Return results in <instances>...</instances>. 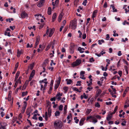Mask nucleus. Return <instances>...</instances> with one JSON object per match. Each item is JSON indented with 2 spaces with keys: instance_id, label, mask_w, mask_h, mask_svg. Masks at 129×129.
<instances>
[{
  "instance_id": "1",
  "label": "nucleus",
  "mask_w": 129,
  "mask_h": 129,
  "mask_svg": "<svg viewBox=\"0 0 129 129\" xmlns=\"http://www.w3.org/2000/svg\"><path fill=\"white\" fill-rule=\"evenodd\" d=\"M54 125L56 129H60L62 126V122L59 120L55 121L54 123Z\"/></svg>"
},
{
  "instance_id": "2",
  "label": "nucleus",
  "mask_w": 129,
  "mask_h": 129,
  "mask_svg": "<svg viewBox=\"0 0 129 129\" xmlns=\"http://www.w3.org/2000/svg\"><path fill=\"white\" fill-rule=\"evenodd\" d=\"M70 25L71 26L72 29H74L76 28L77 26L76 20H75L72 21L71 22V24Z\"/></svg>"
},
{
  "instance_id": "3",
  "label": "nucleus",
  "mask_w": 129,
  "mask_h": 129,
  "mask_svg": "<svg viewBox=\"0 0 129 129\" xmlns=\"http://www.w3.org/2000/svg\"><path fill=\"white\" fill-rule=\"evenodd\" d=\"M81 60L80 59H77L76 61L72 64V65L74 66H77L80 64L81 63Z\"/></svg>"
},
{
  "instance_id": "4",
  "label": "nucleus",
  "mask_w": 129,
  "mask_h": 129,
  "mask_svg": "<svg viewBox=\"0 0 129 129\" xmlns=\"http://www.w3.org/2000/svg\"><path fill=\"white\" fill-rule=\"evenodd\" d=\"M7 125L6 123L4 122L0 123V129H6L5 127Z\"/></svg>"
},
{
  "instance_id": "5",
  "label": "nucleus",
  "mask_w": 129,
  "mask_h": 129,
  "mask_svg": "<svg viewBox=\"0 0 129 129\" xmlns=\"http://www.w3.org/2000/svg\"><path fill=\"white\" fill-rule=\"evenodd\" d=\"M27 16V14L25 12H22L21 14V18H24Z\"/></svg>"
},
{
  "instance_id": "6",
  "label": "nucleus",
  "mask_w": 129,
  "mask_h": 129,
  "mask_svg": "<svg viewBox=\"0 0 129 129\" xmlns=\"http://www.w3.org/2000/svg\"><path fill=\"white\" fill-rule=\"evenodd\" d=\"M74 46H71L70 48V52L71 54H73L74 52Z\"/></svg>"
},
{
  "instance_id": "7",
  "label": "nucleus",
  "mask_w": 129,
  "mask_h": 129,
  "mask_svg": "<svg viewBox=\"0 0 129 129\" xmlns=\"http://www.w3.org/2000/svg\"><path fill=\"white\" fill-rule=\"evenodd\" d=\"M97 12V10H95L93 12L92 17L93 21L94 20V18L95 17L96 15V14Z\"/></svg>"
},
{
  "instance_id": "8",
  "label": "nucleus",
  "mask_w": 129,
  "mask_h": 129,
  "mask_svg": "<svg viewBox=\"0 0 129 129\" xmlns=\"http://www.w3.org/2000/svg\"><path fill=\"white\" fill-rule=\"evenodd\" d=\"M63 15V13H61L59 15L58 18V21L59 22H60Z\"/></svg>"
},
{
  "instance_id": "9",
  "label": "nucleus",
  "mask_w": 129,
  "mask_h": 129,
  "mask_svg": "<svg viewBox=\"0 0 129 129\" xmlns=\"http://www.w3.org/2000/svg\"><path fill=\"white\" fill-rule=\"evenodd\" d=\"M44 3V2L40 0V3L37 5L38 6L40 7H41L43 5Z\"/></svg>"
},
{
  "instance_id": "10",
  "label": "nucleus",
  "mask_w": 129,
  "mask_h": 129,
  "mask_svg": "<svg viewBox=\"0 0 129 129\" xmlns=\"http://www.w3.org/2000/svg\"><path fill=\"white\" fill-rule=\"evenodd\" d=\"M57 16L56 13H55L53 14L52 17V21L53 22L56 19Z\"/></svg>"
},
{
  "instance_id": "11",
  "label": "nucleus",
  "mask_w": 129,
  "mask_h": 129,
  "mask_svg": "<svg viewBox=\"0 0 129 129\" xmlns=\"http://www.w3.org/2000/svg\"><path fill=\"white\" fill-rule=\"evenodd\" d=\"M18 62H17L16 63L15 65V68L14 69V70H15V72H12L13 74H14L15 73V72L17 70V69L18 68Z\"/></svg>"
},
{
  "instance_id": "12",
  "label": "nucleus",
  "mask_w": 129,
  "mask_h": 129,
  "mask_svg": "<svg viewBox=\"0 0 129 129\" xmlns=\"http://www.w3.org/2000/svg\"><path fill=\"white\" fill-rule=\"evenodd\" d=\"M67 81V84H71L72 82V81L70 79H66V80Z\"/></svg>"
},
{
  "instance_id": "13",
  "label": "nucleus",
  "mask_w": 129,
  "mask_h": 129,
  "mask_svg": "<svg viewBox=\"0 0 129 129\" xmlns=\"http://www.w3.org/2000/svg\"><path fill=\"white\" fill-rule=\"evenodd\" d=\"M85 119L84 118H82L81 119L79 122V125H82L83 124V122L85 120Z\"/></svg>"
},
{
  "instance_id": "14",
  "label": "nucleus",
  "mask_w": 129,
  "mask_h": 129,
  "mask_svg": "<svg viewBox=\"0 0 129 129\" xmlns=\"http://www.w3.org/2000/svg\"><path fill=\"white\" fill-rule=\"evenodd\" d=\"M129 89V87H127L126 88V89L124 90V92L123 95V97H124L125 96V94H126L127 92L128 91V90Z\"/></svg>"
},
{
  "instance_id": "15",
  "label": "nucleus",
  "mask_w": 129,
  "mask_h": 129,
  "mask_svg": "<svg viewBox=\"0 0 129 129\" xmlns=\"http://www.w3.org/2000/svg\"><path fill=\"white\" fill-rule=\"evenodd\" d=\"M39 41H40V39H39V38H38L37 37V39L36 40V43H35V48H36L37 47V45L38 44L39 42Z\"/></svg>"
},
{
  "instance_id": "16",
  "label": "nucleus",
  "mask_w": 129,
  "mask_h": 129,
  "mask_svg": "<svg viewBox=\"0 0 129 129\" xmlns=\"http://www.w3.org/2000/svg\"><path fill=\"white\" fill-rule=\"evenodd\" d=\"M118 108V107L117 106H116L113 112L111 113L110 115L112 116L113 114H114L116 112L117 110V109Z\"/></svg>"
},
{
  "instance_id": "17",
  "label": "nucleus",
  "mask_w": 129,
  "mask_h": 129,
  "mask_svg": "<svg viewBox=\"0 0 129 129\" xmlns=\"http://www.w3.org/2000/svg\"><path fill=\"white\" fill-rule=\"evenodd\" d=\"M35 70H33L29 76L33 77L35 75Z\"/></svg>"
},
{
  "instance_id": "18",
  "label": "nucleus",
  "mask_w": 129,
  "mask_h": 129,
  "mask_svg": "<svg viewBox=\"0 0 129 129\" xmlns=\"http://www.w3.org/2000/svg\"><path fill=\"white\" fill-rule=\"evenodd\" d=\"M48 14L49 15H50L51 14V8L50 7H48Z\"/></svg>"
},
{
  "instance_id": "19",
  "label": "nucleus",
  "mask_w": 129,
  "mask_h": 129,
  "mask_svg": "<svg viewBox=\"0 0 129 129\" xmlns=\"http://www.w3.org/2000/svg\"><path fill=\"white\" fill-rule=\"evenodd\" d=\"M54 33V30L52 29H51V30L49 33V36L50 37H51L53 34Z\"/></svg>"
},
{
  "instance_id": "20",
  "label": "nucleus",
  "mask_w": 129,
  "mask_h": 129,
  "mask_svg": "<svg viewBox=\"0 0 129 129\" xmlns=\"http://www.w3.org/2000/svg\"><path fill=\"white\" fill-rule=\"evenodd\" d=\"M55 42V40H54L50 44H51V45H52V49H53V48L54 47V45Z\"/></svg>"
},
{
  "instance_id": "21",
  "label": "nucleus",
  "mask_w": 129,
  "mask_h": 129,
  "mask_svg": "<svg viewBox=\"0 0 129 129\" xmlns=\"http://www.w3.org/2000/svg\"><path fill=\"white\" fill-rule=\"evenodd\" d=\"M112 118V116L108 115L106 118L107 120L109 121Z\"/></svg>"
},
{
  "instance_id": "22",
  "label": "nucleus",
  "mask_w": 129,
  "mask_h": 129,
  "mask_svg": "<svg viewBox=\"0 0 129 129\" xmlns=\"http://www.w3.org/2000/svg\"><path fill=\"white\" fill-rule=\"evenodd\" d=\"M97 93L96 94V97H98L99 95L101 93L102 91L100 89H99L97 90Z\"/></svg>"
},
{
  "instance_id": "23",
  "label": "nucleus",
  "mask_w": 129,
  "mask_h": 129,
  "mask_svg": "<svg viewBox=\"0 0 129 129\" xmlns=\"http://www.w3.org/2000/svg\"><path fill=\"white\" fill-rule=\"evenodd\" d=\"M60 114V113L59 111H56V112L55 113V116L56 117L58 116Z\"/></svg>"
},
{
  "instance_id": "24",
  "label": "nucleus",
  "mask_w": 129,
  "mask_h": 129,
  "mask_svg": "<svg viewBox=\"0 0 129 129\" xmlns=\"http://www.w3.org/2000/svg\"><path fill=\"white\" fill-rule=\"evenodd\" d=\"M19 74H20L19 72V71L17 72L16 74L15 77V80L17 79V78H18V77L19 75Z\"/></svg>"
},
{
  "instance_id": "25",
  "label": "nucleus",
  "mask_w": 129,
  "mask_h": 129,
  "mask_svg": "<svg viewBox=\"0 0 129 129\" xmlns=\"http://www.w3.org/2000/svg\"><path fill=\"white\" fill-rule=\"evenodd\" d=\"M91 111V109H87L86 112V114L87 115L89 114Z\"/></svg>"
},
{
  "instance_id": "26",
  "label": "nucleus",
  "mask_w": 129,
  "mask_h": 129,
  "mask_svg": "<svg viewBox=\"0 0 129 129\" xmlns=\"http://www.w3.org/2000/svg\"><path fill=\"white\" fill-rule=\"evenodd\" d=\"M51 46V44H49V45L47 46L46 48L45 49V50L46 51H47V50H48L50 48Z\"/></svg>"
},
{
  "instance_id": "27",
  "label": "nucleus",
  "mask_w": 129,
  "mask_h": 129,
  "mask_svg": "<svg viewBox=\"0 0 129 129\" xmlns=\"http://www.w3.org/2000/svg\"><path fill=\"white\" fill-rule=\"evenodd\" d=\"M91 120H92V122L94 123L97 122V120L96 119H95V118L93 116Z\"/></svg>"
},
{
  "instance_id": "28",
  "label": "nucleus",
  "mask_w": 129,
  "mask_h": 129,
  "mask_svg": "<svg viewBox=\"0 0 129 129\" xmlns=\"http://www.w3.org/2000/svg\"><path fill=\"white\" fill-rule=\"evenodd\" d=\"M51 111L50 109H49L48 110V114L49 117H50L51 115Z\"/></svg>"
},
{
  "instance_id": "29",
  "label": "nucleus",
  "mask_w": 129,
  "mask_h": 129,
  "mask_svg": "<svg viewBox=\"0 0 129 129\" xmlns=\"http://www.w3.org/2000/svg\"><path fill=\"white\" fill-rule=\"evenodd\" d=\"M45 118L46 120H47L48 119V114L47 112H46L45 114Z\"/></svg>"
},
{
  "instance_id": "30",
  "label": "nucleus",
  "mask_w": 129,
  "mask_h": 129,
  "mask_svg": "<svg viewBox=\"0 0 129 129\" xmlns=\"http://www.w3.org/2000/svg\"><path fill=\"white\" fill-rule=\"evenodd\" d=\"M37 116V114H34L33 116L32 117L33 119L37 120L38 118H37L36 117Z\"/></svg>"
},
{
  "instance_id": "31",
  "label": "nucleus",
  "mask_w": 129,
  "mask_h": 129,
  "mask_svg": "<svg viewBox=\"0 0 129 129\" xmlns=\"http://www.w3.org/2000/svg\"><path fill=\"white\" fill-rule=\"evenodd\" d=\"M59 83H57L54 86V89H57L59 87Z\"/></svg>"
},
{
  "instance_id": "32",
  "label": "nucleus",
  "mask_w": 129,
  "mask_h": 129,
  "mask_svg": "<svg viewBox=\"0 0 129 129\" xmlns=\"http://www.w3.org/2000/svg\"><path fill=\"white\" fill-rule=\"evenodd\" d=\"M62 93H60V92H58L56 96V97H58V96H60L62 95Z\"/></svg>"
},
{
  "instance_id": "33",
  "label": "nucleus",
  "mask_w": 129,
  "mask_h": 129,
  "mask_svg": "<svg viewBox=\"0 0 129 129\" xmlns=\"http://www.w3.org/2000/svg\"><path fill=\"white\" fill-rule=\"evenodd\" d=\"M5 35H7L8 36H10V32H7L5 31Z\"/></svg>"
},
{
  "instance_id": "34",
  "label": "nucleus",
  "mask_w": 129,
  "mask_h": 129,
  "mask_svg": "<svg viewBox=\"0 0 129 129\" xmlns=\"http://www.w3.org/2000/svg\"><path fill=\"white\" fill-rule=\"evenodd\" d=\"M81 81H78L77 82V83L76 84V85L78 86H80L81 85Z\"/></svg>"
},
{
  "instance_id": "35",
  "label": "nucleus",
  "mask_w": 129,
  "mask_h": 129,
  "mask_svg": "<svg viewBox=\"0 0 129 129\" xmlns=\"http://www.w3.org/2000/svg\"><path fill=\"white\" fill-rule=\"evenodd\" d=\"M87 3V0H84L83 2L82 3V4L84 5V6H85L86 5V3Z\"/></svg>"
},
{
  "instance_id": "36",
  "label": "nucleus",
  "mask_w": 129,
  "mask_h": 129,
  "mask_svg": "<svg viewBox=\"0 0 129 129\" xmlns=\"http://www.w3.org/2000/svg\"><path fill=\"white\" fill-rule=\"evenodd\" d=\"M27 92L26 91V92H22V96H24L27 94Z\"/></svg>"
},
{
  "instance_id": "37",
  "label": "nucleus",
  "mask_w": 129,
  "mask_h": 129,
  "mask_svg": "<svg viewBox=\"0 0 129 129\" xmlns=\"http://www.w3.org/2000/svg\"><path fill=\"white\" fill-rule=\"evenodd\" d=\"M95 106L96 107H98V108H100V105L99 104V103L97 102L95 103Z\"/></svg>"
},
{
  "instance_id": "38",
  "label": "nucleus",
  "mask_w": 129,
  "mask_h": 129,
  "mask_svg": "<svg viewBox=\"0 0 129 129\" xmlns=\"http://www.w3.org/2000/svg\"><path fill=\"white\" fill-rule=\"evenodd\" d=\"M34 66V63H32L30 65V70H32L33 69V68Z\"/></svg>"
},
{
  "instance_id": "39",
  "label": "nucleus",
  "mask_w": 129,
  "mask_h": 129,
  "mask_svg": "<svg viewBox=\"0 0 129 129\" xmlns=\"http://www.w3.org/2000/svg\"><path fill=\"white\" fill-rule=\"evenodd\" d=\"M60 81H61L60 77H59L58 78V80L57 81V83L60 84Z\"/></svg>"
},
{
  "instance_id": "40",
  "label": "nucleus",
  "mask_w": 129,
  "mask_h": 129,
  "mask_svg": "<svg viewBox=\"0 0 129 129\" xmlns=\"http://www.w3.org/2000/svg\"><path fill=\"white\" fill-rule=\"evenodd\" d=\"M72 117V115L71 113L70 114V115L68 116L67 118V119L68 120L70 118Z\"/></svg>"
},
{
  "instance_id": "41",
  "label": "nucleus",
  "mask_w": 129,
  "mask_h": 129,
  "mask_svg": "<svg viewBox=\"0 0 129 129\" xmlns=\"http://www.w3.org/2000/svg\"><path fill=\"white\" fill-rule=\"evenodd\" d=\"M125 23L128 24H129V23L128 22H127L126 20H125L123 22L122 24L123 25H125Z\"/></svg>"
},
{
  "instance_id": "42",
  "label": "nucleus",
  "mask_w": 129,
  "mask_h": 129,
  "mask_svg": "<svg viewBox=\"0 0 129 129\" xmlns=\"http://www.w3.org/2000/svg\"><path fill=\"white\" fill-rule=\"evenodd\" d=\"M86 37V34L84 33L83 35L82 38L83 39H85Z\"/></svg>"
},
{
  "instance_id": "43",
  "label": "nucleus",
  "mask_w": 129,
  "mask_h": 129,
  "mask_svg": "<svg viewBox=\"0 0 129 129\" xmlns=\"http://www.w3.org/2000/svg\"><path fill=\"white\" fill-rule=\"evenodd\" d=\"M63 107V106L62 105H60L59 107V109L60 111H61L62 110V108Z\"/></svg>"
},
{
  "instance_id": "44",
  "label": "nucleus",
  "mask_w": 129,
  "mask_h": 129,
  "mask_svg": "<svg viewBox=\"0 0 129 129\" xmlns=\"http://www.w3.org/2000/svg\"><path fill=\"white\" fill-rule=\"evenodd\" d=\"M73 89L75 91H76L77 92H79V90L76 87H73Z\"/></svg>"
},
{
  "instance_id": "45",
  "label": "nucleus",
  "mask_w": 129,
  "mask_h": 129,
  "mask_svg": "<svg viewBox=\"0 0 129 129\" xmlns=\"http://www.w3.org/2000/svg\"><path fill=\"white\" fill-rule=\"evenodd\" d=\"M8 99L9 101H11V95H8Z\"/></svg>"
},
{
  "instance_id": "46",
  "label": "nucleus",
  "mask_w": 129,
  "mask_h": 129,
  "mask_svg": "<svg viewBox=\"0 0 129 129\" xmlns=\"http://www.w3.org/2000/svg\"><path fill=\"white\" fill-rule=\"evenodd\" d=\"M85 72L84 71H81V72L80 73V76H82L83 75H84L85 74Z\"/></svg>"
},
{
  "instance_id": "47",
  "label": "nucleus",
  "mask_w": 129,
  "mask_h": 129,
  "mask_svg": "<svg viewBox=\"0 0 129 129\" xmlns=\"http://www.w3.org/2000/svg\"><path fill=\"white\" fill-rule=\"evenodd\" d=\"M92 117H93V116H89L87 117L86 120H88L89 119H92Z\"/></svg>"
},
{
  "instance_id": "48",
  "label": "nucleus",
  "mask_w": 129,
  "mask_h": 129,
  "mask_svg": "<svg viewBox=\"0 0 129 129\" xmlns=\"http://www.w3.org/2000/svg\"><path fill=\"white\" fill-rule=\"evenodd\" d=\"M94 61V59L93 57H91L89 59V61L90 62H91L92 61Z\"/></svg>"
},
{
  "instance_id": "49",
  "label": "nucleus",
  "mask_w": 129,
  "mask_h": 129,
  "mask_svg": "<svg viewBox=\"0 0 129 129\" xmlns=\"http://www.w3.org/2000/svg\"><path fill=\"white\" fill-rule=\"evenodd\" d=\"M107 2H106L103 5V7L104 8H106L107 7Z\"/></svg>"
},
{
  "instance_id": "50",
  "label": "nucleus",
  "mask_w": 129,
  "mask_h": 129,
  "mask_svg": "<svg viewBox=\"0 0 129 129\" xmlns=\"http://www.w3.org/2000/svg\"><path fill=\"white\" fill-rule=\"evenodd\" d=\"M22 118V115L21 113H20L19 115L18 119L20 120Z\"/></svg>"
},
{
  "instance_id": "51",
  "label": "nucleus",
  "mask_w": 129,
  "mask_h": 129,
  "mask_svg": "<svg viewBox=\"0 0 129 129\" xmlns=\"http://www.w3.org/2000/svg\"><path fill=\"white\" fill-rule=\"evenodd\" d=\"M48 69L49 70H51V71H53L54 68L53 67H49L48 68Z\"/></svg>"
},
{
  "instance_id": "52",
  "label": "nucleus",
  "mask_w": 129,
  "mask_h": 129,
  "mask_svg": "<svg viewBox=\"0 0 129 129\" xmlns=\"http://www.w3.org/2000/svg\"><path fill=\"white\" fill-rule=\"evenodd\" d=\"M66 23V20H64L62 22V26H63V27L65 25V24Z\"/></svg>"
},
{
  "instance_id": "53",
  "label": "nucleus",
  "mask_w": 129,
  "mask_h": 129,
  "mask_svg": "<svg viewBox=\"0 0 129 129\" xmlns=\"http://www.w3.org/2000/svg\"><path fill=\"white\" fill-rule=\"evenodd\" d=\"M122 54L121 53V51H119L118 53V56H120Z\"/></svg>"
},
{
  "instance_id": "54",
  "label": "nucleus",
  "mask_w": 129,
  "mask_h": 129,
  "mask_svg": "<svg viewBox=\"0 0 129 129\" xmlns=\"http://www.w3.org/2000/svg\"><path fill=\"white\" fill-rule=\"evenodd\" d=\"M122 72L121 71H119L118 72V74L119 75L120 77L121 76Z\"/></svg>"
},
{
  "instance_id": "55",
  "label": "nucleus",
  "mask_w": 129,
  "mask_h": 129,
  "mask_svg": "<svg viewBox=\"0 0 129 129\" xmlns=\"http://www.w3.org/2000/svg\"><path fill=\"white\" fill-rule=\"evenodd\" d=\"M106 39L108 40H109V38H110L109 35V34H107L106 35Z\"/></svg>"
},
{
  "instance_id": "56",
  "label": "nucleus",
  "mask_w": 129,
  "mask_h": 129,
  "mask_svg": "<svg viewBox=\"0 0 129 129\" xmlns=\"http://www.w3.org/2000/svg\"><path fill=\"white\" fill-rule=\"evenodd\" d=\"M63 89L65 91H67L68 90V87H64L63 88Z\"/></svg>"
},
{
  "instance_id": "57",
  "label": "nucleus",
  "mask_w": 129,
  "mask_h": 129,
  "mask_svg": "<svg viewBox=\"0 0 129 129\" xmlns=\"http://www.w3.org/2000/svg\"><path fill=\"white\" fill-rule=\"evenodd\" d=\"M80 78L83 79H86L85 77H84V75H83L82 76H81Z\"/></svg>"
},
{
  "instance_id": "58",
  "label": "nucleus",
  "mask_w": 129,
  "mask_h": 129,
  "mask_svg": "<svg viewBox=\"0 0 129 129\" xmlns=\"http://www.w3.org/2000/svg\"><path fill=\"white\" fill-rule=\"evenodd\" d=\"M112 104V103L111 102H106V104L107 105H110Z\"/></svg>"
},
{
  "instance_id": "59",
  "label": "nucleus",
  "mask_w": 129,
  "mask_h": 129,
  "mask_svg": "<svg viewBox=\"0 0 129 129\" xmlns=\"http://www.w3.org/2000/svg\"><path fill=\"white\" fill-rule=\"evenodd\" d=\"M98 119H100L101 118V116L98 115H97L95 116Z\"/></svg>"
},
{
  "instance_id": "60",
  "label": "nucleus",
  "mask_w": 129,
  "mask_h": 129,
  "mask_svg": "<svg viewBox=\"0 0 129 129\" xmlns=\"http://www.w3.org/2000/svg\"><path fill=\"white\" fill-rule=\"evenodd\" d=\"M23 52V51L22 50H21L20 51H19V50H18V51L17 52V53H19V54H21Z\"/></svg>"
},
{
  "instance_id": "61",
  "label": "nucleus",
  "mask_w": 129,
  "mask_h": 129,
  "mask_svg": "<svg viewBox=\"0 0 129 129\" xmlns=\"http://www.w3.org/2000/svg\"><path fill=\"white\" fill-rule=\"evenodd\" d=\"M10 28L11 29V30H14V28H15V26H10Z\"/></svg>"
},
{
  "instance_id": "62",
  "label": "nucleus",
  "mask_w": 129,
  "mask_h": 129,
  "mask_svg": "<svg viewBox=\"0 0 129 129\" xmlns=\"http://www.w3.org/2000/svg\"><path fill=\"white\" fill-rule=\"evenodd\" d=\"M91 77H92V76L91 75H90L89 77V78L90 79L89 82H92V79L91 78Z\"/></svg>"
},
{
  "instance_id": "63",
  "label": "nucleus",
  "mask_w": 129,
  "mask_h": 129,
  "mask_svg": "<svg viewBox=\"0 0 129 129\" xmlns=\"http://www.w3.org/2000/svg\"><path fill=\"white\" fill-rule=\"evenodd\" d=\"M50 100L51 101H55V98L53 97L51 98L50 99Z\"/></svg>"
},
{
  "instance_id": "64",
  "label": "nucleus",
  "mask_w": 129,
  "mask_h": 129,
  "mask_svg": "<svg viewBox=\"0 0 129 129\" xmlns=\"http://www.w3.org/2000/svg\"><path fill=\"white\" fill-rule=\"evenodd\" d=\"M106 62H107V63L108 64H110V60L108 59H107L106 60Z\"/></svg>"
}]
</instances>
